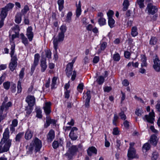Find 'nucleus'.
I'll list each match as a JSON object with an SVG mask.
<instances>
[{"label":"nucleus","mask_w":160,"mask_h":160,"mask_svg":"<svg viewBox=\"0 0 160 160\" xmlns=\"http://www.w3.org/2000/svg\"><path fill=\"white\" fill-rule=\"evenodd\" d=\"M67 30V27L65 25H62L60 28V32L58 33L56 37L54 36L53 38V47L56 51H57L58 48V46L61 42H62L64 38V33L66 32Z\"/></svg>","instance_id":"nucleus-1"},{"label":"nucleus","mask_w":160,"mask_h":160,"mask_svg":"<svg viewBox=\"0 0 160 160\" xmlns=\"http://www.w3.org/2000/svg\"><path fill=\"white\" fill-rule=\"evenodd\" d=\"M15 44L13 43L11 47V51L10 53L12 58L11 62L9 63V67L10 70L13 71L15 69L17 65V61L18 59L16 56H13L15 52Z\"/></svg>","instance_id":"nucleus-2"},{"label":"nucleus","mask_w":160,"mask_h":160,"mask_svg":"<svg viewBox=\"0 0 160 160\" xmlns=\"http://www.w3.org/2000/svg\"><path fill=\"white\" fill-rule=\"evenodd\" d=\"M12 105V103L10 102H8L6 104H5L4 102L2 103L0 107V123L7 116V114H2L3 111H7L9 107ZM2 129L1 126L0 125V132L2 131Z\"/></svg>","instance_id":"nucleus-3"},{"label":"nucleus","mask_w":160,"mask_h":160,"mask_svg":"<svg viewBox=\"0 0 160 160\" xmlns=\"http://www.w3.org/2000/svg\"><path fill=\"white\" fill-rule=\"evenodd\" d=\"M42 146L41 141L38 138H36L33 141H32L30 144L29 149L30 151H32L33 149H34L35 151L37 152L40 151Z\"/></svg>","instance_id":"nucleus-4"},{"label":"nucleus","mask_w":160,"mask_h":160,"mask_svg":"<svg viewBox=\"0 0 160 160\" xmlns=\"http://www.w3.org/2000/svg\"><path fill=\"white\" fill-rule=\"evenodd\" d=\"M9 132L8 128H6L3 133L2 138L0 142V145H2L4 144L10 147L11 145L12 140L9 139Z\"/></svg>","instance_id":"nucleus-5"},{"label":"nucleus","mask_w":160,"mask_h":160,"mask_svg":"<svg viewBox=\"0 0 160 160\" xmlns=\"http://www.w3.org/2000/svg\"><path fill=\"white\" fill-rule=\"evenodd\" d=\"M14 6V4L11 3H9L4 8H2L0 15L1 19L3 20L6 18L8 14V12L11 10Z\"/></svg>","instance_id":"nucleus-6"},{"label":"nucleus","mask_w":160,"mask_h":160,"mask_svg":"<svg viewBox=\"0 0 160 160\" xmlns=\"http://www.w3.org/2000/svg\"><path fill=\"white\" fill-rule=\"evenodd\" d=\"M128 160H131L133 158H138V156L136 154V151L134 148L128 149Z\"/></svg>","instance_id":"nucleus-7"},{"label":"nucleus","mask_w":160,"mask_h":160,"mask_svg":"<svg viewBox=\"0 0 160 160\" xmlns=\"http://www.w3.org/2000/svg\"><path fill=\"white\" fill-rule=\"evenodd\" d=\"M154 113L152 110V111L150 112L149 115H146L143 118V119L144 121H147V122L152 124L153 123L154 120Z\"/></svg>","instance_id":"nucleus-8"},{"label":"nucleus","mask_w":160,"mask_h":160,"mask_svg":"<svg viewBox=\"0 0 160 160\" xmlns=\"http://www.w3.org/2000/svg\"><path fill=\"white\" fill-rule=\"evenodd\" d=\"M78 129L76 127H73L71 129V132L69 134V137L72 140H76L78 138L77 131Z\"/></svg>","instance_id":"nucleus-9"},{"label":"nucleus","mask_w":160,"mask_h":160,"mask_svg":"<svg viewBox=\"0 0 160 160\" xmlns=\"http://www.w3.org/2000/svg\"><path fill=\"white\" fill-rule=\"evenodd\" d=\"M146 9L149 14L152 15L154 14L158 11L157 8L151 3L148 4Z\"/></svg>","instance_id":"nucleus-10"},{"label":"nucleus","mask_w":160,"mask_h":160,"mask_svg":"<svg viewBox=\"0 0 160 160\" xmlns=\"http://www.w3.org/2000/svg\"><path fill=\"white\" fill-rule=\"evenodd\" d=\"M40 58L39 55L37 53L34 55V60L33 64L31 68V75L33 74L36 66L38 65L39 58Z\"/></svg>","instance_id":"nucleus-11"},{"label":"nucleus","mask_w":160,"mask_h":160,"mask_svg":"<svg viewBox=\"0 0 160 160\" xmlns=\"http://www.w3.org/2000/svg\"><path fill=\"white\" fill-rule=\"evenodd\" d=\"M26 101L28 103L29 106L32 107L35 103V99L33 96L28 95L26 97Z\"/></svg>","instance_id":"nucleus-12"},{"label":"nucleus","mask_w":160,"mask_h":160,"mask_svg":"<svg viewBox=\"0 0 160 160\" xmlns=\"http://www.w3.org/2000/svg\"><path fill=\"white\" fill-rule=\"evenodd\" d=\"M154 64L153 67L155 70L157 72L160 71V60L158 58L156 57L154 60Z\"/></svg>","instance_id":"nucleus-13"},{"label":"nucleus","mask_w":160,"mask_h":160,"mask_svg":"<svg viewBox=\"0 0 160 160\" xmlns=\"http://www.w3.org/2000/svg\"><path fill=\"white\" fill-rule=\"evenodd\" d=\"M32 28L31 26L28 27L27 30L26 35L30 41H32L33 37V34L32 32Z\"/></svg>","instance_id":"nucleus-14"},{"label":"nucleus","mask_w":160,"mask_h":160,"mask_svg":"<svg viewBox=\"0 0 160 160\" xmlns=\"http://www.w3.org/2000/svg\"><path fill=\"white\" fill-rule=\"evenodd\" d=\"M55 138L54 131L51 129L47 135V140L48 142H51Z\"/></svg>","instance_id":"nucleus-15"},{"label":"nucleus","mask_w":160,"mask_h":160,"mask_svg":"<svg viewBox=\"0 0 160 160\" xmlns=\"http://www.w3.org/2000/svg\"><path fill=\"white\" fill-rule=\"evenodd\" d=\"M63 144V141L60 139L57 141L55 140L52 143V146L54 149H56L60 146H62Z\"/></svg>","instance_id":"nucleus-16"},{"label":"nucleus","mask_w":160,"mask_h":160,"mask_svg":"<svg viewBox=\"0 0 160 160\" xmlns=\"http://www.w3.org/2000/svg\"><path fill=\"white\" fill-rule=\"evenodd\" d=\"M73 67L72 65H70V64H68L67 65L65 72L68 78H69L72 74Z\"/></svg>","instance_id":"nucleus-17"},{"label":"nucleus","mask_w":160,"mask_h":160,"mask_svg":"<svg viewBox=\"0 0 160 160\" xmlns=\"http://www.w3.org/2000/svg\"><path fill=\"white\" fill-rule=\"evenodd\" d=\"M46 61V59L43 58L41 61V71L42 72H44L47 68Z\"/></svg>","instance_id":"nucleus-18"},{"label":"nucleus","mask_w":160,"mask_h":160,"mask_svg":"<svg viewBox=\"0 0 160 160\" xmlns=\"http://www.w3.org/2000/svg\"><path fill=\"white\" fill-rule=\"evenodd\" d=\"M45 106L43 107L44 112L46 114H48L51 112V105L50 102H46L45 103Z\"/></svg>","instance_id":"nucleus-19"},{"label":"nucleus","mask_w":160,"mask_h":160,"mask_svg":"<svg viewBox=\"0 0 160 160\" xmlns=\"http://www.w3.org/2000/svg\"><path fill=\"white\" fill-rule=\"evenodd\" d=\"M158 139L155 134H152L150 140V143L153 145L156 146L158 142Z\"/></svg>","instance_id":"nucleus-20"},{"label":"nucleus","mask_w":160,"mask_h":160,"mask_svg":"<svg viewBox=\"0 0 160 160\" xmlns=\"http://www.w3.org/2000/svg\"><path fill=\"white\" fill-rule=\"evenodd\" d=\"M88 155L91 156L92 155V153L96 154L97 153V150L94 147H89L87 150Z\"/></svg>","instance_id":"nucleus-21"},{"label":"nucleus","mask_w":160,"mask_h":160,"mask_svg":"<svg viewBox=\"0 0 160 160\" xmlns=\"http://www.w3.org/2000/svg\"><path fill=\"white\" fill-rule=\"evenodd\" d=\"M77 9L76 10V15L77 17H78L81 15V5L80 1H79L78 4H76Z\"/></svg>","instance_id":"nucleus-22"},{"label":"nucleus","mask_w":160,"mask_h":160,"mask_svg":"<svg viewBox=\"0 0 160 160\" xmlns=\"http://www.w3.org/2000/svg\"><path fill=\"white\" fill-rule=\"evenodd\" d=\"M78 150V148L77 146L75 145H72L71 147L68 148V152L73 154L74 155L77 152Z\"/></svg>","instance_id":"nucleus-23"},{"label":"nucleus","mask_w":160,"mask_h":160,"mask_svg":"<svg viewBox=\"0 0 160 160\" xmlns=\"http://www.w3.org/2000/svg\"><path fill=\"white\" fill-rule=\"evenodd\" d=\"M33 134V132L31 130L28 129L25 134V139L27 140L31 139L32 137Z\"/></svg>","instance_id":"nucleus-24"},{"label":"nucleus","mask_w":160,"mask_h":160,"mask_svg":"<svg viewBox=\"0 0 160 160\" xmlns=\"http://www.w3.org/2000/svg\"><path fill=\"white\" fill-rule=\"evenodd\" d=\"M22 14L20 12L17 13L15 16V21L17 24H19L22 20Z\"/></svg>","instance_id":"nucleus-25"},{"label":"nucleus","mask_w":160,"mask_h":160,"mask_svg":"<svg viewBox=\"0 0 160 160\" xmlns=\"http://www.w3.org/2000/svg\"><path fill=\"white\" fill-rule=\"evenodd\" d=\"M2 145H0V153L4 152H7L9 150L10 147L8 146L7 144H4L3 148H2Z\"/></svg>","instance_id":"nucleus-26"},{"label":"nucleus","mask_w":160,"mask_h":160,"mask_svg":"<svg viewBox=\"0 0 160 160\" xmlns=\"http://www.w3.org/2000/svg\"><path fill=\"white\" fill-rule=\"evenodd\" d=\"M141 57V61L142 62L141 64V67H147V64L146 62L147 58L144 55H142Z\"/></svg>","instance_id":"nucleus-27"},{"label":"nucleus","mask_w":160,"mask_h":160,"mask_svg":"<svg viewBox=\"0 0 160 160\" xmlns=\"http://www.w3.org/2000/svg\"><path fill=\"white\" fill-rule=\"evenodd\" d=\"M138 29L136 26H134L131 29V35L133 37H135L138 34Z\"/></svg>","instance_id":"nucleus-28"},{"label":"nucleus","mask_w":160,"mask_h":160,"mask_svg":"<svg viewBox=\"0 0 160 160\" xmlns=\"http://www.w3.org/2000/svg\"><path fill=\"white\" fill-rule=\"evenodd\" d=\"M20 36L22 39V42L25 46H27L28 44V42L27 38L25 37L23 33H21L20 34Z\"/></svg>","instance_id":"nucleus-29"},{"label":"nucleus","mask_w":160,"mask_h":160,"mask_svg":"<svg viewBox=\"0 0 160 160\" xmlns=\"http://www.w3.org/2000/svg\"><path fill=\"white\" fill-rule=\"evenodd\" d=\"M72 13L71 12H69L67 15L66 19L65 21L68 23L71 22L72 21Z\"/></svg>","instance_id":"nucleus-30"},{"label":"nucleus","mask_w":160,"mask_h":160,"mask_svg":"<svg viewBox=\"0 0 160 160\" xmlns=\"http://www.w3.org/2000/svg\"><path fill=\"white\" fill-rule=\"evenodd\" d=\"M129 5V4L128 0H124L123 3V8L122 9L123 10V11H126L128 9Z\"/></svg>","instance_id":"nucleus-31"},{"label":"nucleus","mask_w":160,"mask_h":160,"mask_svg":"<svg viewBox=\"0 0 160 160\" xmlns=\"http://www.w3.org/2000/svg\"><path fill=\"white\" fill-rule=\"evenodd\" d=\"M23 132H19L16 136L15 138L16 141L17 142H20V139L23 136Z\"/></svg>","instance_id":"nucleus-32"},{"label":"nucleus","mask_w":160,"mask_h":160,"mask_svg":"<svg viewBox=\"0 0 160 160\" xmlns=\"http://www.w3.org/2000/svg\"><path fill=\"white\" fill-rule=\"evenodd\" d=\"M104 81V78L102 76H99L97 80L98 83L99 85L102 84L103 83Z\"/></svg>","instance_id":"nucleus-33"},{"label":"nucleus","mask_w":160,"mask_h":160,"mask_svg":"<svg viewBox=\"0 0 160 160\" xmlns=\"http://www.w3.org/2000/svg\"><path fill=\"white\" fill-rule=\"evenodd\" d=\"M108 19V25L111 28H112L114 27L115 21L112 18H109Z\"/></svg>","instance_id":"nucleus-34"},{"label":"nucleus","mask_w":160,"mask_h":160,"mask_svg":"<svg viewBox=\"0 0 160 160\" xmlns=\"http://www.w3.org/2000/svg\"><path fill=\"white\" fill-rule=\"evenodd\" d=\"M157 41V39L155 37H152L150 40L149 44L152 45H154L156 44Z\"/></svg>","instance_id":"nucleus-35"},{"label":"nucleus","mask_w":160,"mask_h":160,"mask_svg":"<svg viewBox=\"0 0 160 160\" xmlns=\"http://www.w3.org/2000/svg\"><path fill=\"white\" fill-rule=\"evenodd\" d=\"M144 0H137V2L139 6V8H143L145 7L144 4Z\"/></svg>","instance_id":"nucleus-36"},{"label":"nucleus","mask_w":160,"mask_h":160,"mask_svg":"<svg viewBox=\"0 0 160 160\" xmlns=\"http://www.w3.org/2000/svg\"><path fill=\"white\" fill-rule=\"evenodd\" d=\"M98 22L100 26H103L106 23V20L104 18H99L98 19Z\"/></svg>","instance_id":"nucleus-37"},{"label":"nucleus","mask_w":160,"mask_h":160,"mask_svg":"<svg viewBox=\"0 0 160 160\" xmlns=\"http://www.w3.org/2000/svg\"><path fill=\"white\" fill-rule=\"evenodd\" d=\"M3 85L4 89L8 90L10 86V82L9 81L5 82L3 83Z\"/></svg>","instance_id":"nucleus-38"},{"label":"nucleus","mask_w":160,"mask_h":160,"mask_svg":"<svg viewBox=\"0 0 160 160\" xmlns=\"http://www.w3.org/2000/svg\"><path fill=\"white\" fill-rule=\"evenodd\" d=\"M118 115L120 117V119L122 120H125L127 118L126 116L123 111H122L120 112L119 113Z\"/></svg>","instance_id":"nucleus-39"},{"label":"nucleus","mask_w":160,"mask_h":160,"mask_svg":"<svg viewBox=\"0 0 160 160\" xmlns=\"http://www.w3.org/2000/svg\"><path fill=\"white\" fill-rule=\"evenodd\" d=\"M17 92L18 93H20L22 91V88L21 87V80H19L17 84Z\"/></svg>","instance_id":"nucleus-40"},{"label":"nucleus","mask_w":160,"mask_h":160,"mask_svg":"<svg viewBox=\"0 0 160 160\" xmlns=\"http://www.w3.org/2000/svg\"><path fill=\"white\" fill-rule=\"evenodd\" d=\"M119 118V117L116 114H114L113 119L112 120V123L115 125L117 126V122Z\"/></svg>","instance_id":"nucleus-41"},{"label":"nucleus","mask_w":160,"mask_h":160,"mask_svg":"<svg viewBox=\"0 0 160 160\" xmlns=\"http://www.w3.org/2000/svg\"><path fill=\"white\" fill-rule=\"evenodd\" d=\"M156 108L157 112L159 113V116L160 117V100L157 101V103L155 106Z\"/></svg>","instance_id":"nucleus-42"},{"label":"nucleus","mask_w":160,"mask_h":160,"mask_svg":"<svg viewBox=\"0 0 160 160\" xmlns=\"http://www.w3.org/2000/svg\"><path fill=\"white\" fill-rule=\"evenodd\" d=\"M29 10V7L28 5H25L24 6L23 9H22L21 12L22 14H25Z\"/></svg>","instance_id":"nucleus-43"},{"label":"nucleus","mask_w":160,"mask_h":160,"mask_svg":"<svg viewBox=\"0 0 160 160\" xmlns=\"http://www.w3.org/2000/svg\"><path fill=\"white\" fill-rule=\"evenodd\" d=\"M36 112L37 113L36 117L39 118H42V116L41 114L42 111L40 108H38L36 110Z\"/></svg>","instance_id":"nucleus-44"},{"label":"nucleus","mask_w":160,"mask_h":160,"mask_svg":"<svg viewBox=\"0 0 160 160\" xmlns=\"http://www.w3.org/2000/svg\"><path fill=\"white\" fill-rule=\"evenodd\" d=\"M113 58L115 61H118L120 59V57L118 53H116L113 55Z\"/></svg>","instance_id":"nucleus-45"},{"label":"nucleus","mask_w":160,"mask_h":160,"mask_svg":"<svg viewBox=\"0 0 160 160\" xmlns=\"http://www.w3.org/2000/svg\"><path fill=\"white\" fill-rule=\"evenodd\" d=\"M150 148V145L148 143H146L143 145L142 147L143 150H145L146 151L149 150Z\"/></svg>","instance_id":"nucleus-46"},{"label":"nucleus","mask_w":160,"mask_h":160,"mask_svg":"<svg viewBox=\"0 0 160 160\" xmlns=\"http://www.w3.org/2000/svg\"><path fill=\"white\" fill-rule=\"evenodd\" d=\"M25 70L24 68H22L21 69L20 73L19 74V80H22V79L23 78L24 75V71Z\"/></svg>","instance_id":"nucleus-47"},{"label":"nucleus","mask_w":160,"mask_h":160,"mask_svg":"<svg viewBox=\"0 0 160 160\" xmlns=\"http://www.w3.org/2000/svg\"><path fill=\"white\" fill-rule=\"evenodd\" d=\"M51 52L50 50H47L45 51L46 57L48 59L51 58Z\"/></svg>","instance_id":"nucleus-48"},{"label":"nucleus","mask_w":160,"mask_h":160,"mask_svg":"<svg viewBox=\"0 0 160 160\" xmlns=\"http://www.w3.org/2000/svg\"><path fill=\"white\" fill-rule=\"evenodd\" d=\"M143 113V112L139 109H137L135 111V113L138 116H140L142 113Z\"/></svg>","instance_id":"nucleus-49"},{"label":"nucleus","mask_w":160,"mask_h":160,"mask_svg":"<svg viewBox=\"0 0 160 160\" xmlns=\"http://www.w3.org/2000/svg\"><path fill=\"white\" fill-rule=\"evenodd\" d=\"M11 91L12 92L14 93L16 91V85L14 83H12L11 88Z\"/></svg>","instance_id":"nucleus-50"},{"label":"nucleus","mask_w":160,"mask_h":160,"mask_svg":"<svg viewBox=\"0 0 160 160\" xmlns=\"http://www.w3.org/2000/svg\"><path fill=\"white\" fill-rule=\"evenodd\" d=\"M112 133L114 135H118L119 134L118 128L116 127L113 129Z\"/></svg>","instance_id":"nucleus-51"},{"label":"nucleus","mask_w":160,"mask_h":160,"mask_svg":"<svg viewBox=\"0 0 160 160\" xmlns=\"http://www.w3.org/2000/svg\"><path fill=\"white\" fill-rule=\"evenodd\" d=\"M107 46V43L106 42H103L101 45L100 49L101 50H104Z\"/></svg>","instance_id":"nucleus-52"},{"label":"nucleus","mask_w":160,"mask_h":160,"mask_svg":"<svg viewBox=\"0 0 160 160\" xmlns=\"http://www.w3.org/2000/svg\"><path fill=\"white\" fill-rule=\"evenodd\" d=\"M158 157V155L157 152H154L152 154V160H156Z\"/></svg>","instance_id":"nucleus-53"},{"label":"nucleus","mask_w":160,"mask_h":160,"mask_svg":"<svg viewBox=\"0 0 160 160\" xmlns=\"http://www.w3.org/2000/svg\"><path fill=\"white\" fill-rule=\"evenodd\" d=\"M90 99L86 98L85 100V106L86 108H88L90 106L89 102Z\"/></svg>","instance_id":"nucleus-54"},{"label":"nucleus","mask_w":160,"mask_h":160,"mask_svg":"<svg viewBox=\"0 0 160 160\" xmlns=\"http://www.w3.org/2000/svg\"><path fill=\"white\" fill-rule=\"evenodd\" d=\"M129 122L127 120H125L123 123L124 127L127 129H128L129 127Z\"/></svg>","instance_id":"nucleus-55"},{"label":"nucleus","mask_w":160,"mask_h":160,"mask_svg":"<svg viewBox=\"0 0 160 160\" xmlns=\"http://www.w3.org/2000/svg\"><path fill=\"white\" fill-rule=\"evenodd\" d=\"M18 123V121L16 119H14L12 120V123L11 125L12 126L14 127H16L17 126Z\"/></svg>","instance_id":"nucleus-56"},{"label":"nucleus","mask_w":160,"mask_h":160,"mask_svg":"<svg viewBox=\"0 0 160 160\" xmlns=\"http://www.w3.org/2000/svg\"><path fill=\"white\" fill-rule=\"evenodd\" d=\"M114 12L112 11L111 10H109L107 13L108 18H112V16Z\"/></svg>","instance_id":"nucleus-57"},{"label":"nucleus","mask_w":160,"mask_h":160,"mask_svg":"<svg viewBox=\"0 0 160 160\" xmlns=\"http://www.w3.org/2000/svg\"><path fill=\"white\" fill-rule=\"evenodd\" d=\"M74 155L73 154H72L71 153L69 152H67L64 154V156L68 157V158L69 159H71L72 158V156Z\"/></svg>","instance_id":"nucleus-58"},{"label":"nucleus","mask_w":160,"mask_h":160,"mask_svg":"<svg viewBox=\"0 0 160 160\" xmlns=\"http://www.w3.org/2000/svg\"><path fill=\"white\" fill-rule=\"evenodd\" d=\"M32 107L29 106V107L28 108H27V109H26L27 114H30L32 112Z\"/></svg>","instance_id":"nucleus-59"},{"label":"nucleus","mask_w":160,"mask_h":160,"mask_svg":"<svg viewBox=\"0 0 160 160\" xmlns=\"http://www.w3.org/2000/svg\"><path fill=\"white\" fill-rule=\"evenodd\" d=\"M122 85L125 86H127L129 84V82L127 79L124 80L122 82Z\"/></svg>","instance_id":"nucleus-60"},{"label":"nucleus","mask_w":160,"mask_h":160,"mask_svg":"<svg viewBox=\"0 0 160 160\" xmlns=\"http://www.w3.org/2000/svg\"><path fill=\"white\" fill-rule=\"evenodd\" d=\"M50 122L49 119L47 118L46 120V123L44 124V127L45 128H47L50 125Z\"/></svg>","instance_id":"nucleus-61"},{"label":"nucleus","mask_w":160,"mask_h":160,"mask_svg":"<svg viewBox=\"0 0 160 160\" xmlns=\"http://www.w3.org/2000/svg\"><path fill=\"white\" fill-rule=\"evenodd\" d=\"M125 57L127 58H129L130 56V53L128 51H125L124 53Z\"/></svg>","instance_id":"nucleus-62"},{"label":"nucleus","mask_w":160,"mask_h":160,"mask_svg":"<svg viewBox=\"0 0 160 160\" xmlns=\"http://www.w3.org/2000/svg\"><path fill=\"white\" fill-rule=\"evenodd\" d=\"M70 92L69 90L66 91L64 93L65 94V98L67 99L69 97L70 95L69 93Z\"/></svg>","instance_id":"nucleus-63"},{"label":"nucleus","mask_w":160,"mask_h":160,"mask_svg":"<svg viewBox=\"0 0 160 160\" xmlns=\"http://www.w3.org/2000/svg\"><path fill=\"white\" fill-rule=\"evenodd\" d=\"M99 60V57L95 56L93 60V62L94 63H96L98 62Z\"/></svg>","instance_id":"nucleus-64"}]
</instances>
